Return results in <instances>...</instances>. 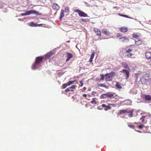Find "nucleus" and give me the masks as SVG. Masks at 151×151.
Here are the masks:
<instances>
[{"instance_id":"nucleus-29","label":"nucleus","mask_w":151,"mask_h":151,"mask_svg":"<svg viewBox=\"0 0 151 151\" xmlns=\"http://www.w3.org/2000/svg\"><path fill=\"white\" fill-rule=\"evenodd\" d=\"M76 81H69L67 83H66L67 85L68 86H69L71 84H72L73 83H74Z\"/></svg>"},{"instance_id":"nucleus-23","label":"nucleus","mask_w":151,"mask_h":151,"mask_svg":"<svg viewBox=\"0 0 151 151\" xmlns=\"http://www.w3.org/2000/svg\"><path fill=\"white\" fill-rule=\"evenodd\" d=\"M64 11L63 10H62L60 13V20L62 19L64 16Z\"/></svg>"},{"instance_id":"nucleus-40","label":"nucleus","mask_w":151,"mask_h":151,"mask_svg":"<svg viewBox=\"0 0 151 151\" xmlns=\"http://www.w3.org/2000/svg\"><path fill=\"white\" fill-rule=\"evenodd\" d=\"M80 83L81 84V87L83 85V81H80Z\"/></svg>"},{"instance_id":"nucleus-31","label":"nucleus","mask_w":151,"mask_h":151,"mask_svg":"<svg viewBox=\"0 0 151 151\" xmlns=\"http://www.w3.org/2000/svg\"><path fill=\"white\" fill-rule=\"evenodd\" d=\"M98 86L100 87H104L106 88H108V87H107L106 85L104 84H99Z\"/></svg>"},{"instance_id":"nucleus-22","label":"nucleus","mask_w":151,"mask_h":151,"mask_svg":"<svg viewBox=\"0 0 151 151\" xmlns=\"http://www.w3.org/2000/svg\"><path fill=\"white\" fill-rule=\"evenodd\" d=\"M95 55V52H92L91 54V55L90 58V59L89 62L91 63L93 61V58L94 56Z\"/></svg>"},{"instance_id":"nucleus-3","label":"nucleus","mask_w":151,"mask_h":151,"mask_svg":"<svg viewBox=\"0 0 151 151\" xmlns=\"http://www.w3.org/2000/svg\"><path fill=\"white\" fill-rule=\"evenodd\" d=\"M116 73L113 72H111L109 73H107L105 75V80L106 81H111Z\"/></svg>"},{"instance_id":"nucleus-12","label":"nucleus","mask_w":151,"mask_h":151,"mask_svg":"<svg viewBox=\"0 0 151 151\" xmlns=\"http://www.w3.org/2000/svg\"><path fill=\"white\" fill-rule=\"evenodd\" d=\"M106 94L107 98H111L113 96L115 95V93H114L109 92L106 93Z\"/></svg>"},{"instance_id":"nucleus-21","label":"nucleus","mask_w":151,"mask_h":151,"mask_svg":"<svg viewBox=\"0 0 151 151\" xmlns=\"http://www.w3.org/2000/svg\"><path fill=\"white\" fill-rule=\"evenodd\" d=\"M122 65L124 68H126V69L127 68V69H129V67L128 66V65L126 63H125V62L122 63Z\"/></svg>"},{"instance_id":"nucleus-16","label":"nucleus","mask_w":151,"mask_h":151,"mask_svg":"<svg viewBox=\"0 0 151 151\" xmlns=\"http://www.w3.org/2000/svg\"><path fill=\"white\" fill-rule=\"evenodd\" d=\"M101 106L103 108H105L104 109V110L107 111V110L110 109L111 108V107L110 106L108 105L106 106L105 104H102L101 105Z\"/></svg>"},{"instance_id":"nucleus-7","label":"nucleus","mask_w":151,"mask_h":151,"mask_svg":"<svg viewBox=\"0 0 151 151\" xmlns=\"http://www.w3.org/2000/svg\"><path fill=\"white\" fill-rule=\"evenodd\" d=\"M126 75V79H127L129 76V72L127 70L123 69L120 71Z\"/></svg>"},{"instance_id":"nucleus-32","label":"nucleus","mask_w":151,"mask_h":151,"mask_svg":"<svg viewBox=\"0 0 151 151\" xmlns=\"http://www.w3.org/2000/svg\"><path fill=\"white\" fill-rule=\"evenodd\" d=\"M36 24L34 23L33 22H31L29 23V25L31 27H36Z\"/></svg>"},{"instance_id":"nucleus-38","label":"nucleus","mask_w":151,"mask_h":151,"mask_svg":"<svg viewBox=\"0 0 151 151\" xmlns=\"http://www.w3.org/2000/svg\"><path fill=\"white\" fill-rule=\"evenodd\" d=\"M21 15H22V16L27 15V14L26 12H25V13H22L21 14Z\"/></svg>"},{"instance_id":"nucleus-35","label":"nucleus","mask_w":151,"mask_h":151,"mask_svg":"<svg viewBox=\"0 0 151 151\" xmlns=\"http://www.w3.org/2000/svg\"><path fill=\"white\" fill-rule=\"evenodd\" d=\"M100 76L101 77V78L100 79V81L104 80V75L103 74H101L100 75Z\"/></svg>"},{"instance_id":"nucleus-33","label":"nucleus","mask_w":151,"mask_h":151,"mask_svg":"<svg viewBox=\"0 0 151 151\" xmlns=\"http://www.w3.org/2000/svg\"><path fill=\"white\" fill-rule=\"evenodd\" d=\"M139 35L137 34L134 33L133 35V37L134 38H137L139 37Z\"/></svg>"},{"instance_id":"nucleus-28","label":"nucleus","mask_w":151,"mask_h":151,"mask_svg":"<svg viewBox=\"0 0 151 151\" xmlns=\"http://www.w3.org/2000/svg\"><path fill=\"white\" fill-rule=\"evenodd\" d=\"M128 126L130 128L133 129H134L135 126H134L131 123H128Z\"/></svg>"},{"instance_id":"nucleus-1","label":"nucleus","mask_w":151,"mask_h":151,"mask_svg":"<svg viewBox=\"0 0 151 151\" xmlns=\"http://www.w3.org/2000/svg\"><path fill=\"white\" fill-rule=\"evenodd\" d=\"M44 57L43 56L36 57L34 64L32 66V68L33 69H35L39 68L40 66V64L42 61Z\"/></svg>"},{"instance_id":"nucleus-19","label":"nucleus","mask_w":151,"mask_h":151,"mask_svg":"<svg viewBox=\"0 0 151 151\" xmlns=\"http://www.w3.org/2000/svg\"><path fill=\"white\" fill-rule=\"evenodd\" d=\"M120 31L122 32L125 33L127 32L128 29L127 27H122L120 28Z\"/></svg>"},{"instance_id":"nucleus-42","label":"nucleus","mask_w":151,"mask_h":151,"mask_svg":"<svg viewBox=\"0 0 151 151\" xmlns=\"http://www.w3.org/2000/svg\"><path fill=\"white\" fill-rule=\"evenodd\" d=\"M36 27H37V26H40L42 25V24H36Z\"/></svg>"},{"instance_id":"nucleus-47","label":"nucleus","mask_w":151,"mask_h":151,"mask_svg":"<svg viewBox=\"0 0 151 151\" xmlns=\"http://www.w3.org/2000/svg\"><path fill=\"white\" fill-rule=\"evenodd\" d=\"M67 59L66 60V61H68L69 59H70V58H67Z\"/></svg>"},{"instance_id":"nucleus-49","label":"nucleus","mask_w":151,"mask_h":151,"mask_svg":"<svg viewBox=\"0 0 151 151\" xmlns=\"http://www.w3.org/2000/svg\"><path fill=\"white\" fill-rule=\"evenodd\" d=\"M137 132H141L139 131H137Z\"/></svg>"},{"instance_id":"nucleus-5","label":"nucleus","mask_w":151,"mask_h":151,"mask_svg":"<svg viewBox=\"0 0 151 151\" xmlns=\"http://www.w3.org/2000/svg\"><path fill=\"white\" fill-rule=\"evenodd\" d=\"M27 15H29L31 14H35L37 15H41L42 14L41 13H39L38 12L35 10H30L26 12Z\"/></svg>"},{"instance_id":"nucleus-41","label":"nucleus","mask_w":151,"mask_h":151,"mask_svg":"<svg viewBox=\"0 0 151 151\" xmlns=\"http://www.w3.org/2000/svg\"><path fill=\"white\" fill-rule=\"evenodd\" d=\"M117 36L118 37H120L122 36V34L120 33H118L117 34Z\"/></svg>"},{"instance_id":"nucleus-24","label":"nucleus","mask_w":151,"mask_h":151,"mask_svg":"<svg viewBox=\"0 0 151 151\" xmlns=\"http://www.w3.org/2000/svg\"><path fill=\"white\" fill-rule=\"evenodd\" d=\"M127 54L125 55V56L127 58H130L133 56V54L132 53H127Z\"/></svg>"},{"instance_id":"nucleus-13","label":"nucleus","mask_w":151,"mask_h":151,"mask_svg":"<svg viewBox=\"0 0 151 151\" xmlns=\"http://www.w3.org/2000/svg\"><path fill=\"white\" fill-rule=\"evenodd\" d=\"M145 55L146 58L147 59H151V52H147L145 53Z\"/></svg>"},{"instance_id":"nucleus-36","label":"nucleus","mask_w":151,"mask_h":151,"mask_svg":"<svg viewBox=\"0 0 151 151\" xmlns=\"http://www.w3.org/2000/svg\"><path fill=\"white\" fill-rule=\"evenodd\" d=\"M65 11L66 12H68L69 11V8L68 7H66L65 8Z\"/></svg>"},{"instance_id":"nucleus-17","label":"nucleus","mask_w":151,"mask_h":151,"mask_svg":"<svg viewBox=\"0 0 151 151\" xmlns=\"http://www.w3.org/2000/svg\"><path fill=\"white\" fill-rule=\"evenodd\" d=\"M142 43V40H138L136 39L135 40V43L137 45H141Z\"/></svg>"},{"instance_id":"nucleus-27","label":"nucleus","mask_w":151,"mask_h":151,"mask_svg":"<svg viewBox=\"0 0 151 151\" xmlns=\"http://www.w3.org/2000/svg\"><path fill=\"white\" fill-rule=\"evenodd\" d=\"M106 98L107 97L106 96V93L102 94L100 96V99H103Z\"/></svg>"},{"instance_id":"nucleus-43","label":"nucleus","mask_w":151,"mask_h":151,"mask_svg":"<svg viewBox=\"0 0 151 151\" xmlns=\"http://www.w3.org/2000/svg\"><path fill=\"white\" fill-rule=\"evenodd\" d=\"M83 97H84L86 99L87 97V95L86 94H83Z\"/></svg>"},{"instance_id":"nucleus-14","label":"nucleus","mask_w":151,"mask_h":151,"mask_svg":"<svg viewBox=\"0 0 151 151\" xmlns=\"http://www.w3.org/2000/svg\"><path fill=\"white\" fill-rule=\"evenodd\" d=\"M53 54L52 52H49L47 53L45 56V59H49L53 55Z\"/></svg>"},{"instance_id":"nucleus-44","label":"nucleus","mask_w":151,"mask_h":151,"mask_svg":"<svg viewBox=\"0 0 151 151\" xmlns=\"http://www.w3.org/2000/svg\"><path fill=\"white\" fill-rule=\"evenodd\" d=\"M145 117L143 116H142L140 119V120H142V121H143L144 120Z\"/></svg>"},{"instance_id":"nucleus-45","label":"nucleus","mask_w":151,"mask_h":151,"mask_svg":"<svg viewBox=\"0 0 151 151\" xmlns=\"http://www.w3.org/2000/svg\"><path fill=\"white\" fill-rule=\"evenodd\" d=\"M81 21L83 22H86V19H82Z\"/></svg>"},{"instance_id":"nucleus-37","label":"nucleus","mask_w":151,"mask_h":151,"mask_svg":"<svg viewBox=\"0 0 151 151\" xmlns=\"http://www.w3.org/2000/svg\"><path fill=\"white\" fill-rule=\"evenodd\" d=\"M132 51V50L130 49H128L126 51V53H130Z\"/></svg>"},{"instance_id":"nucleus-6","label":"nucleus","mask_w":151,"mask_h":151,"mask_svg":"<svg viewBox=\"0 0 151 151\" xmlns=\"http://www.w3.org/2000/svg\"><path fill=\"white\" fill-rule=\"evenodd\" d=\"M119 40L120 42L123 43L127 42L129 41V38L126 36L120 38Z\"/></svg>"},{"instance_id":"nucleus-15","label":"nucleus","mask_w":151,"mask_h":151,"mask_svg":"<svg viewBox=\"0 0 151 151\" xmlns=\"http://www.w3.org/2000/svg\"><path fill=\"white\" fill-rule=\"evenodd\" d=\"M102 32L103 34H105L107 35H110L111 34V33L106 29H102Z\"/></svg>"},{"instance_id":"nucleus-46","label":"nucleus","mask_w":151,"mask_h":151,"mask_svg":"<svg viewBox=\"0 0 151 151\" xmlns=\"http://www.w3.org/2000/svg\"><path fill=\"white\" fill-rule=\"evenodd\" d=\"M83 90H85L86 89V88L85 87H84L83 88Z\"/></svg>"},{"instance_id":"nucleus-30","label":"nucleus","mask_w":151,"mask_h":151,"mask_svg":"<svg viewBox=\"0 0 151 151\" xmlns=\"http://www.w3.org/2000/svg\"><path fill=\"white\" fill-rule=\"evenodd\" d=\"M118 14L120 16H122V17H126V18H130L127 15L122 14L120 13H119Z\"/></svg>"},{"instance_id":"nucleus-25","label":"nucleus","mask_w":151,"mask_h":151,"mask_svg":"<svg viewBox=\"0 0 151 151\" xmlns=\"http://www.w3.org/2000/svg\"><path fill=\"white\" fill-rule=\"evenodd\" d=\"M66 57L70 59H71L73 57V55L69 53V52H67L66 53Z\"/></svg>"},{"instance_id":"nucleus-9","label":"nucleus","mask_w":151,"mask_h":151,"mask_svg":"<svg viewBox=\"0 0 151 151\" xmlns=\"http://www.w3.org/2000/svg\"><path fill=\"white\" fill-rule=\"evenodd\" d=\"M142 98L146 101L151 100V96L150 95H143L142 96Z\"/></svg>"},{"instance_id":"nucleus-39","label":"nucleus","mask_w":151,"mask_h":151,"mask_svg":"<svg viewBox=\"0 0 151 151\" xmlns=\"http://www.w3.org/2000/svg\"><path fill=\"white\" fill-rule=\"evenodd\" d=\"M143 126V125H140L138 126V127L139 129H141L142 128Z\"/></svg>"},{"instance_id":"nucleus-4","label":"nucleus","mask_w":151,"mask_h":151,"mask_svg":"<svg viewBox=\"0 0 151 151\" xmlns=\"http://www.w3.org/2000/svg\"><path fill=\"white\" fill-rule=\"evenodd\" d=\"M149 79V76L147 74L144 75L141 78V82L142 84L147 83Z\"/></svg>"},{"instance_id":"nucleus-11","label":"nucleus","mask_w":151,"mask_h":151,"mask_svg":"<svg viewBox=\"0 0 151 151\" xmlns=\"http://www.w3.org/2000/svg\"><path fill=\"white\" fill-rule=\"evenodd\" d=\"M94 31L97 35L99 36H101V32L99 29L97 28H94Z\"/></svg>"},{"instance_id":"nucleus-34","label":"nucleus","mask_w":151,"mask_h":151,"mask_svg":"<svg viewBox=\"0 0 151 151\" xmlns=\"http://www.w3.org/2000/svg\"><path fill=\"white\" fill-rule=\"evenodd\" d=\"M68 86L66 83H65L63 84L62 86V89H64L65 88Z\"/></svg>"},{"instance_id":"nucleus-20","label":"nucleus","mask_w":151,"mask_h":151,"mask_svg":"<svg viewBox=\"0 0 151 151\" xmlns=\"http://www.w3.org/2000/svg\"><path fill=\"white\" fill-rule=\"evenodd\" d=\"M97 99L96 98H94L92 99V100L91 101V103L94 104H96L98 103V101H97Z\"/></svg>"},{"instance_id":"nucleus-48","label":"nucleus","mask_w":151,"mask_h":151,"mask_svg":"<svg viewBox=\"0 0 151 151\" xmlns=\"http://www.w3.org/2000/svg\"><path fill=\"white\" fill-rule=\"evenodd\" d=\"M88 96L89 97H91V96L89 95V94H88Z\"/></svg>"},{"instance_id":"nucleus-8","label":"nucleus","mask_w":151,"mask_h":151,"mask_svg":"<svg viewBox=\"0 0 151 151\" xmlns=\"http://www.w3.org/2000/svg\"><path fill=\"white\" fill-rule=\"evenodd\" d=\"M75 11L77 12H78L79 15L81 17H86L88 16L87 14L83 12L78 10H76Z\"/></svg>"},{"instance_id":"nucleus-26","label":"nucleus","mask_w":151,"mask_h":151,"mask_svg":"<svg viewBox=\"0 0 151 151\" xmlns=\"http://www.w3.org/2000/svg\"><path fill=\"white\" fill-rule=\"evenodd\" d=\"M116 88L119 89H121L122 88V87L121 86V85L120 83H119L118 82H116Z\"/></svg>"},{"instance_id":"nucleus-2","label":"nucleus","mask_w":151,"mask_h":151,"mask_svg":"<svg viewBox=\"0 0 151 151\" xmlns=\"http://www.w3.org/2000/svg\"><path fill=\"white\" fill-rule=\"evenodd\" d=\"M133 111L134 110L133 109H131L129 111L127 110H120L119 111L118 114H123L126 113H129V114L128 115V116L130 117H131L133 116Z\"/></svg>"},{"instance_id":"nucleus-18","label":"nucleus","mask_w":151,"mask_h":151,"mask_svg":"<svg viewBox=\"0 0 151 151\" xmlns=\"http://www.w3.org/2000/svg\"><path fill=\"white\" fill-rule=\"evenodd\" d=\"M52 7L53 9L56 10H58L60 8L59 6L55 3H53L52 4Z\"/></svg>"},{"instance_id":"nucleus-10","label":"nucleus","mask_w":151,"mask_h":151,"mask_svg":"<svg viewBox=\"0 0 151 151\" xmlns=\"http://www.w3.org/2000/svg\"><path fill=\"white\" fill-rule=\"evenodd\" d=\"M76 85H74L72 86H71L70 87L68 88H67L65 90V92H68L69 91H71V92H73L74 91V90L73 89H76Z\"/></svg>"}]
</instances>
